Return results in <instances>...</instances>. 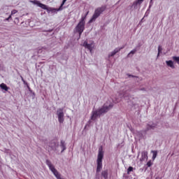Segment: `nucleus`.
Returning <instances> with one entry per match:
<instances>
[{
  "instance_id": "obj_1",
  "label": "nucleus",
  "mask_w": 179,
  "mask_h": 179,
  "mask_svg": "<svg viewBox=\"0 0 179 179\" xmlns=\"http://www.w3.org/2000/svg\"><path fill=\"white\" fill-rule=\"evenodd\" d=\"M110 108H113L112 104H110L108 106H106V105H104L99 110L93 111L92 117H91V120H92V121L96 120L97 117H100V115H101V114H104V113H107L108 111V110H110Z\"/></svg>"
},
{
  "instance_id": "obj_2",
  "label": "nucleus",
  "mask_w": 179,
  "mask_h": 179,
  "mask_svg": "<svg viewBox=\"0 0 179 179\" xmlns=\"http://www.w3.org/2000/svg\"><path fill=\"white\" fill-rule=\"evenodd\" d=\"M87 15H89V11L85 15V16L81 17L80 22L75 28L76 31L79 34L80 36H82V34L85 31V24H86V22L85 20Z\"/></svg>"
},
{
  "instance_id": "obj_3",
  "label": "nucleus",
  "mask_w": 179,
  "mask_h": 179,
  "mask_svg": "<svg viewBox=\"0 0 179 179\" xmlns=\"http://www.w3.org/2000/svg\"><path fill=\"white\" fill-rule=\"evenodd\" d=\"M104 157V152L103 151V148L99 149L98 157L96 159L97 166H96V172L100 173L101 171V169H103V158Z\"/></svg>"
},
{
  "instance_id": "obj_4",
  "label": "nucleus",
  "mask_w": 179,
  "mask_h": 179,
  "mask_svg": "<svg viewBox=\"0 0 179 179\" xmlns=\"http://www.w3.org/2000/svg\"><path fill=\"white\" fill-rule=\"evenodd\" d=\"M106 9H107V6H102L101 7L97 8L95 10L94 13L92 15V18L90 20L89 23H92V22H94V20H96L97 17H99V16H100V15L103 13L104 10H106Z\"/></svg>"
},
{
  "instance_id": "obj_5",
  "label": "nucleus",
  "mask_w": 179,
  "mask_h": 179,
  "mask_svg": "<svg viewBox=\"0 0 179 179\" xmlns=\"http://www.w3.org/2000/svg\"><path fill=\"white\" fill-rule=\"evenodd\" d=\"M46 164H47V166H48L50 170L52 171V173H53V174L56 177V178H57V179H64V178H61V174H59L58 171L56 170L54 165H52V164L51 163V161H50L49 159H47L46 160Z\"/></svg>"
},
{
  "instance_id": "obj_6",
  "label": "nucleus",
  "mask_w": 179,
  "mask_h": 179,
  "mask_svg": "<svg viewBox=\"0 0 179 179\" xmlns=\"http://www.w3.org/2000/svg\"><path fill=\"white\" fill-rule=\"evenodd\" d=\"M57 146L58 143H57L55 141H52L49 143V145L46 147V149L48 150V152H51L52 150H55Z\"/></svg>"
},
{
  "instance_id": "obj_7",
  "label": "nucleus",
  "mask_w": 179,
  "mask_h": 179,
  "mask_svg": "<svg viewBox=\"0 0 179 179\" xmlns=\"http://www.w3.org/2000/svg\"><path fill=\"white\" fill-rule=\"evenodd\" d=\"M57 116H58L59 122H60V124H62V122H64V110L63 109H59V110H57Z\"/></svg>"
},
{
  "instance_id": "obj_8",
  "label": "nucleus",
  "mask_w": 179,
  "mask_h": 179,
  "mask_svg": "<svg viewBox=\"0 0 179 179\" xmlns=\"http://www.w3.org/2000/svg\"><path fill=\"white\" fill-rule=\"evenodd\" d=\"M33 3H34L35 5H37L38 6H39V8H41V9H44V10H48L49 8L47 7V6L45 4L41 3L40 1H32Z\"/></svg>"
},
{
  "instance_id": "obj_9",
  "label": "nucleus",
  "mask_w": 179,
  "mask_h": 179,
  "mask_svg": "<svg viewBox=\"0 0 179 179\" xmlns=\"http://www.w3.org/2000/svg\"><path fill=\"white\" fill-rule=\"evenodd\" d=\"M83 47H85V48H87V50H90V52H92V51L93 50V43H87V41H85L83 44Z\"/></svg>"
},
{
  "instance_id": "obj_10",
  "label": "nucleus",
  "mask_w": 179,
  "mask_h": 179,
  "mask_svg": "<svg viewBox=\"0 0 179 179\" xmlns=\"http://www.w3.org/2000/svg\"><path fill=\"white\" fill-rule=\"evenodd\" d=\"M124 48H125V46L123 45L122 47H121L120 48H115L114 50V51H113L110 54L108 55V58H110L111 57H114V55H115V54H117V52H120V51H121V50H122Z\"/></svg>"
},
{
  "instance_id": "obj_11",
  "label": "nucleus",
  "mask_w": 179,
  "mask_h": 179,
  "mask_svg": "<svg viewBox=\"0 0 179 179\" xmlns=\"http://www.w3.org/2000/svg\"><path fill=\"white\" fill-rule=\"evenodd\" d=\"M144 160H148V151H143L141 152V157L140 158V162H144Z\"/></svg>"
},
{
  "instance_id": "obj_12",
  "label": "nucleus",
  "mask_w": 179,
  "mask_h": 179,
  "mask_svg": "<svg viewBox=\"0 0 179 179\" xmlns=\"http://www.w3.org/2000/svg\"><path fill=\"white\" fill-rule=\"evenodd\" d=\"M62 7L61 6H59V8H49L48 10V12H52L55 13V12H59V10H62Z\"/></svg>"
},
{
  "instance_id": "obj_13",
  "label": "nucleus",
  "mask_w": 179,
  "mask_h": 179,
  "mask_svg": "<svg viewBox=\"0 0 179 179\" xmlns=\"http://www.w3.org/2000/svg\"><path fill=\"white\" fill-rule=\"evenodd\" d=\"M0 87L2 90H5V92H8V90H9V87L5 83H1L0 85Z\"/></svg>"
},
{
  "instance_id": "obj_14",
  "label": "nucleus",
  "mask_w": 179,
  "mask_h": 179,
  "mask_svg": "<svg viewBox=\"0 0 179 179\" xmlns=\"http://www.w3.org/2000/svg\"><path fill=\"white\" fill-rule=\"evenodd\" d=\"M166 64L168 66H170V68H172V69H174V63L173 62V61L171 60L166 61Z\"/></svg>"
},
{
  "instance_id": "obj_15",
  "label": "nucleus",
  "mask_w": 179,
  "mask_h": 179,
  "mask_svg": "<svg viewBox=\"0 0 179 179\" xmlns=\"http://www.w3.org/2000/svg\"><path fill=\"white\" fill-rule=\"evenodd\" d=\"M62 149V152H64V150H66V146L65 145V141H61V145H60Z\"/></svg>"
},
{
  "instance_id": "obj_16",
  "label": "nucleus",
  "mask_w": 179,
  "mask_h": 179,
  "mask_svg": "<svg viewBox=\"0 0 179 179\" xmlns=\"http://www.w3.org/2000/svg\"><path fill=\"white\" fill-rule=\"evenodd\" d=\"M151 153H152V160H155L157 157V150H152Z\"/></svg>"
},
{
  "instance_id": "obj_17",
  "label": "nucleus",
  "mask_w": 179,
  "mask_h": 179,
  "mask_svg": "<svg viewBox=\"0 0 179 179\" xmlns=\"http://www.w3.org/2000/svg\"><path fill=\"white\" fill-rule=\"evenodd\" d=\"M101 175H102V177H103V178L105 179H107L108 178V173L106 171H102Z\"/></svg>"
},
{
  "instance_id": "obj_18",
  "label": "nucleus",
  "mask_w": 179,
  "mask_h": 179,
  "mask_svg": "<svg viewBox=\"0 0 179 179\" xmlns=\"http://www.w3.org/2000/svg\"><path fill=\"white\" fill-rule=\"evenodd\" d=\"M142 2H143V0H137L134 2L133 5H134L135 6H138V5H141V3H142Z\"/></svg>"
},
{
  "instance_id": "obj_19",
  "label": "nucleus",
  "mask_w": 179,
  "mask_h": 179,
  "mask_svg": "<svg viewBox=\"0 0 179 179\" xmlns=\"http://www.w3.org/2000/svg\"><path fill=\"white\" fill-rule=\"evenodd\" d=\"M152 166H153V162H152V160H150L149 162H147L148 167H152Z\"/></svg>"
},
{
  "instance_id": "obj_20",
  "label": "nucleus",
  "mask_w": 179,
  "mask_h": 179,
  "mask_svg": "<svg viewBox=\"0 0 179 179\" xmlns=\"http://www.w3.org/2000/svg\"><path fill=\"white\" fill-rule=\"evenodd\" d=\"M135 52H136V49H134L133 50H131L127 55V57H130L131 54H132V55H134V54H135Z\"/></svg>"
},
{
  "instance_id": "obj_21",
  "label": "nucleus",
  "mask_w": 179,
  "mask_h": 179,
  "mask_svg": "<svg viewBox=\"0 0 179 179\" xmlns=\"http://www.w3.org/2000/svg\"><path fill=\"white\" fill-rule=\"evenodd\" d=\"M134 171V168L132 166H129L127 169V173L128 174H129V173H131V171Z\"/></svg>"
},
{
  "instance_id": "obj_22",
  "label": "nucleus",
  "mask_w": 179,
  "mask_h": 179,
  "mask_svg": "<svg viewBox=\"0 0 179 179\" xmlns=\"http://www.w3.org/2000/svg\"><path fill=\"white\" fill-rule=\"evenodd\" d=\"M173 59L174 61H176V62H178V64H179V57L174 56V57H173Z\"/></svg>"
},
{
  "instance_id": "obj_23",
  "label": "nucleus",
  "mask_w": 179,
  "mask_h": 179,
  "mask_svg": "<svg viewBox=\"0 0 179 179\" xmlns=\"http://www.w3.org/2000/svg\"><path fill=\"white\" fill-rule=\"evenodd\" d=\"M162 46H159L158 47V55L157 57H159V55H160V52H162Z\"/></svg>"
},
{
  "instance_id": "obj_24",
  "label": "nucleus",
  "mask_w": 179,
  "mask_h": 179,
  "mask_svg": "<svg viewBox=\"0 0 179 179\" xmlns=\"http://www.w3.org/2000/svg\"><path fill=\"white\" fill-rule=\"evenodd\" d=\"M16 13H17V10H13L12 11H11V15H15V14H16Z\"/></svg>"
},
{
  "instance_id": "obj_25",
  "label": "nucleus",
  "mask_w": 179,
  "mask_h": 179,
  "mask_svg": "<svg viewBox=\"0 0 179 179\" xmlns=\"http://www.w3.org/2000/svg\"><path fill=\"white\" fill-rule=\"evenodd\" d=\"M67 0H63L62 4H61V8H62V6H64V5H65V2H66Z\"/></svg>"
},
{
  "instance_id": "obj_26",
  "label": "nucleus",
  "mask_w": 179,
  "mask_h": 179,
  "mask_svg": "<svg viewBox=\"0 0 179 179\" xmlns=\"http://www.w3.org/2000/svg\"><path fill=\"white\" fill-rule=\"evenodd\" d=\"M12 18V15H9V17L8 18L6 19V20H9V19H11Z\"/></svg>"
},
{
  "instance_id": "obj_27",
  "label": "nucleus",
  "mask_w": 179,
  "mask_h": 179,
  "mask_svg": "<svg viewBox=\"0 0 179 179\" xmlns=\"http://www.w3.org/2000/svg\"><path fill=\"white\" fill-rule=\"evenodd\" d=\"M148 127H149L148 128V130L152 129V128H153V126H149V125H148Z\"/></svg>"
},
{
  "instance_id": "obj_28",
  "label": "nucleus",
  "mask_w": 179,
  "mask_h": 179,
  "mask_svg": "<svg viewBox=\"0 0 179 179\" xmlns=\"http://www.w3.org/2000/svg\"><path fill=\"white\" fill-rule=\"evenodd\" d=\"M152 1H153V0H150V2H152Z\"/></svg>"
}]
</instances>
